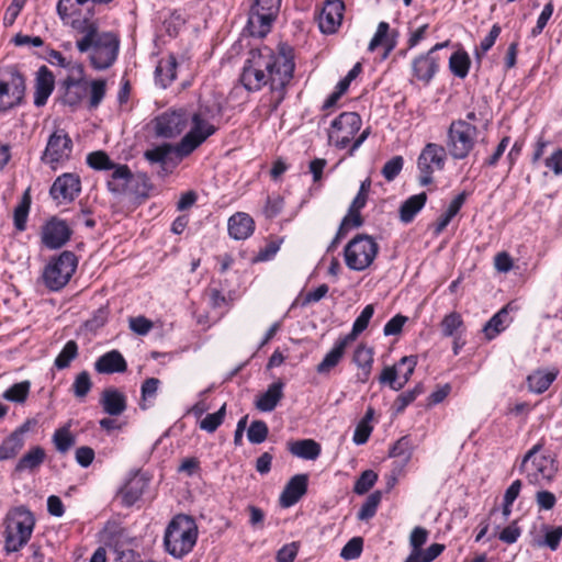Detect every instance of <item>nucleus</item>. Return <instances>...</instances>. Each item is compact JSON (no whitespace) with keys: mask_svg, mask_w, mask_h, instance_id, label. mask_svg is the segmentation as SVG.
Listing matches in <instances>:
<instances>
[{"mask_svg":"<svg viewBox=\"0 0 562 562\" xmlns=\"http://www.w3.org/2000/svg\"><path fill=\"white\" fill-rule=\"evenodd\" d=\"M293 49L289 45H279L278 52L268 46L250 49L244 64L240 81L248 91H259L270 85L276 94L274 108L283 100L284 89L293 78Z\"/></svg>","mask_w":562,"mask_h":562,"instance_id":"obj_1","label":"nucleus"},{"mask_svg":"<svg viewBox=\"0 0 562 562\" xmlns=\"http://www.w3.org/2000/svg\"><path fill=\"white\" fill-rule=\"evenodd\" d=\"M67 24L78 34L76 47L80 53H89L91 66L97 70L111 67L117 58L120 40L113 32H99L95 21L88 16L71 18Z\"/></svg>","mask_w":562,"mask_h":562,"instance_id":"obj_2","label":"nucleus"},{"mask_svg":"<svg viewBox=\"0 0 562 562\" xmlns=\"http://www.w3.org/2000/svg\"><path fill=\"white\" fill-rule=\"evenodd\" d=\"M198 539L195 521L187 515H177L165 531L166 551L175 558H182L194 547Z\"/></svg>","mask_w":562,"mask_h":562,"instance_id":"obj_3","label":"nucleus"},{"mask_svg":"<svg viewBox=\"0 0 562 562\" xmlns=\"http://www.w3.org/2000/svg\"><path fill=\"white\" fill-rule=\"evenodd\" d=\"M35 527V517L25 506H18L7 514L4 549L18 552L30 541Z\"/></svg>","mask_w":562,"mask_h":562,"instance_id":"obj_4","label":"nucleus"},{"mask_svg":"<svg viewBox=\"0 0 562 562\" xmlns=\"http://www.w3.org/2000/svg\"><path fill=\"white\" fill-rule=\"evenodd\" d=\"M379 252V245L373 237L358 234L345 247L346 266L353 271H363L374 261Z\"/></svg>","mask_w":562,"mask_h":562,"instance_id":"obj_5","label":"nucleus"},{"mask_svg":"<svg viewBox=\"0 0 562 562\" xmlns=\"http://www.w3.org/2000/svg\"><path fill=\"white\" fill-rule=\"evenodd\" d=\"M479 130L464 120L453 121L447 134L446 147L453 159H464L475 145Z\"/></svg>","mask_w":562,"mask_h":562,"instance_id":"obj_6","label":"nucleus"},{"mask_svg":"<svg viewBox=\"0 0 562 562\" xmlns=\"http://www.w3.org/2000/svg\"><path fill=\"white\" fill-rule=\"evenodd\" d=\"M77 265V257L71 251H63L53 258L42 273L46 288L50 291H59L65 288L75 273Z\"/></svg>","mask_w":562,"mask_h":562,"instance_id":"obj_7","label":"nucleus"},{"mask_svg":"<svg viewBox=\"0 0 562 562\" xmlns=\"http://www.w3.org/2000/svg\"><path fill=\"white\" fill-rule=\"evenodd\" d=\"M282 0H255L250 7L247 30L251 36H266L276 20Z\"/></svg>","mask_w":562,"mask_h":562,"instance_id":"obj_8","label":"nucleus"},{"mask_svg":"<svg viewBox=\"0 0 562 562\" xmlns=\"http://www.w3.org/2000/svg\"><path fill=\"white\" fill-rule=\"evenodd\" d=\"M190 119L192 121L191 130L175 148L177 154L181 157L190 155L216 132V127L212 124V121L202 119L201 114H192Z\"/></svg>","mask_w":562,"mask_h":562,"instance_id":"obj_9","label":"nucleus"},{"mask_svg":"<svg viewBox=\"0 0 562 562\" xmlns=\"http://www.w3.org/2000/svg\"><path fill=\"white\" fill-rule=\"evenodd\" d=\"M361 117L356 112H344L336 117L328 133L329 142L338 148H345L355 138L361 127Z\"/></svg>","mask_w":562,"mask_h":562,"instance_id":"obj_10","label":"nucleus"},{"mask_svg":"<svg viewBox=\"0 0 562 562\" xmlns=\"http://www.w3.org/2000/svg\"><path fill=\"white\" fill-rule=\"evenodd\" d=\"M446 148L435 143H428L422 150L417 166L420 171L419 183L427 186L432 181L435 170L443 168Z\"/></svg>","mask_w":562,"mask_h":562,"instance_id":"obj_11","label":"nucleus"},{"mask_svg":"<svg viewBox=\"0 0 562 562\" xmlns=\"http://www.w3.org/2000/svg\"><path fill=\"white\" fill-rule=\"evenodd\" d=\"M416 364L417 358L415 356H405L396 364L385 367L379 381L382 384H389L394 391H400L409 381Z\"/></svg>","mask_w":562,"mask_h":562,"instance_id":"obj_12","label":"nucleus"},{"mask_svg":"<svg viewBox=\"0 0 562 562\" xmlns=\"http://www.w3.org/2000/svg\"><path fill=\"white\" fill-rule=\"evenodd\" d=\"M71 153V138L65 130L58 128L49 136L42 160L55 169V165L68 160Z\"/></svg>","mask_w":562,"mask_h":562,"instance_id":"obj_13","label":"nucleus"},{"mask_svg":"<svg viewBox=\"0 0 562 562\" xmlns=\"http://www.w3.org/2000/svg\"><path fill=\"white\" fill-rule=\"evenodd\" d=\"M190 114L183 110H171L155 119V132L164 138H172L181 134L188 126Z\"/></svg>","mask_w":562,"mask_h":562,"instance_id":"obj_14","label":"nucleus"},{"mask_svg":"<svg viewBox=\"0 0 562 562\" xmlns=\"http://www.w3.org/2000/svg\"><path fill=\"white\" fill-rule=\"evenodd\" d=\"M447 45L448 42L438 43L426 54L419 55L412 61L413 76L417 80L423 81L425 85L431 81L439 67V59L436 56V52Z\"/></svg>","mask_w":562,"mask_h":562,"instance_id":"obj_15","label":"nucleus"},{"mask_svg":"<svg viewBox=\"0 0 562 562\" xmlns=\"http://www.w3.org/2000/svg\"><path fill=\"white\" fill-rule=\"evenodd\" d=\"M80 178L74 173H64L53 183L49 193L58 203L71 202L80 193Z\"/></svg>","mask_w":562,"mask_h":562,"instance_id":"obj_16","label":"nucleus"},{"mask_svg":"<svg viewBox=\"0 0 562 562\" xmlns=\"http://www.w3.org/2000/svg\"><path fill=\"white\" fill-rule=\"evenodd\" d=\"M71 231L65 221L49 220L42 229V243L49 249L63 247L70 238Z\"/></svg>","mask_w":562,"mask_h":562,"instance_id":"obj_17","label":"nucleus"},{"mask_svg":"<svg viewBox=\"0 0 562 562\" xmlns=\"http://www.w3.org/2000/svg\"><path fill=\"white\" fill-rule=\"evenodd\" d=\"M345 4L341 0H326L318 15V26L322 33L333 34L341 24Z\"/></svg>","mask_w":562,"mask_h":562,"instance_id":"obj_18","label":"nucleus"},{"mask_svg":"<svg viewBox=\"0 0 562 562\" xmlns=\"http://www.w3.org/2000/svg\"><path fill=\"white\" fill-rule=\"evenodd\" d=\"M539 450L538 446L530 449L522 459L520 470L527 474L530 483H537L539 475L544 479H549L550 474L547 472L548 464L551 462L546 457H537L536 453Z\"/></svg>","mask_w":562,"mask_h":562,"instance_id":"obj_19","label":"nucleus"},{"mask_svg":"<svg viewBox=\"0 0 562 562\" xmlns=\"http://www.w3.org/2000/svg\"><path fill=\"white\" fill-rule=\"evenodd\" d=\"M24 93V80L12 76L11 82L0 81V111H7L20 103Z\"/></svg>","mask_w":562,"mask_h":562,"instance_id":"obj_20","label":"nucleus"},{"mask_svg":"<svg viewBox=\"0 0 562 562\" xmlns=\"http://www.w3.org/2000/svg\"><path fill=\"white\" fill-rule=\"evenodd\" d=\"M307 483V474H296L292 476L280 495V505L288 508L296 504L301 497L306 494Z\"/></svg>","mask_w":562,"mask_h":562,"instance_id":"obj_21","label":"nucleus"},{"mask_svg":"<svg viewBox=\"0 0 562 562\" xmlns=\"http://www.w3.org/2000/svg\"><path fill=\"white\" fill-rule=\"evenodd\" d=\"M94 370L100 374L123 373L127 370V363L119 350H111L97 359Z\"/></svg>","mask_w":562,"mask_h":562,"instance_id":"obj_22","label":"nucleus"},{"mask_svg":"<svg viewBox=\"0 0 562 562\" xmlns=\"http://www.w3.org/2000/svg\"><path fill=\"white\" fill-rule=\"evenodd\" d=\"M153 184L145 173H132L126 186V192L122 195L127 196L131 201L142 203L149 198Z\"/></svg>","mask_w":562,"mask_h":562,"instance_id":"obj_23","label":"nucleus"},{"mask_svg":"<svg viewBox=\"0 0 562 562\" xmlns=\"http://www.w3.org/2000/svg\"><path fill=\"white\" fill-rule=\"evenodd\" d=\"M54 76L52 71L46 67H40L35 80V92H34V104L36 106H43L46 104L48 97L54 90Z\"/></svg>","mask_w":562,"mask_h":562,"instance_id":"obj_24","label":"nucleus"},{"mask_svg":"<svg viewBox=\"0 0 562 562\" xmlns=\"http://www.w3.org/2000/svg\"><path fill=\"white\" fill-rule=\"evenodd\" d=\"M398 33L397 31H392L390 33V25L387 22H380L376 29L375 34L373 35L372 40L369 43L368 49L370 52L375 50L379 46H384L385 53L383 55L384 58L389 56V54L395 48L396 46V37Z\"/></svg>","mask_w":562,"mask_h":562,"instance_id":"obj_25","label":"nucleus"},{"mask_svg":"<svg viewBox=\"0 0 562 562\" xmlns=\"http://www.w3.org/2000/svg\"><path fill=\"white\" fill-rule=\"evenodd\" d=\"M147 486L148 479L144 474L136 472L121 491L123 503L126 506L134 505L142 497Z\"/></svg>","mask_w":562,"mask_h":562,"instance_id":"obj_26","label":"nucleus"},{"mask_svg":"<svg viewBox=\"0 0 562 562\" xmlns=\"http://www.w3.org/2000/svg\"><path fill=\"white\" fill-rule=\"evenodd\" d=\"M100 404L103 407L104 413L111 416H120L127 407L125 395L113 387L103 390Z\"/></svg>","mask_w":562,"mask_h":562,"instance_id":"obj_27","label":"nucleus"},{"mask_svg":"<svg viewBox=\"0 0 562 562\" xmlns=\"http://www.w3.org/2000/svg\"><path fill=\"white\" fill-rule=\"evenodd\" d=\"M30 429V422L24 423L12 432L0 446V460L15 457L24 446V434Z\"/></svg>","mask_w":562,"mask_h":562,"instance_id":"obj_28","label":"nucleus"},{"mask_svg":"<svg viewBox=\"0 0 562 562\" xmlns=\"http://www.w3.org/2000/svg\"><path fill=\"white\" fill-rule=\"evenodd\" d=\"M255 228L254 220L246 213L238 212L228 220L229 236L236 240L248 238Z\"/></svg>","mask_w":562,"mask_h":562,"instance_id":"obj_29","label":"nucleus"},{"mask_svg":"<svg viewBox=\"0 0 562 562\" xmlns=\"http://www.w3.org/2000/svg\"><path fill=\"white\" fill-rule=\"evenodd\" d=\"M132 171L127 165L116 164L111 170L106 180L108 190L114 195H122L126 192V186Z\"/></svg>","mask_w":562,"mask_h":562,"instance_id":"obj_30","label":"nucleus"},{"mask_svg":"<svg viewBox=\"0 0 562 562\" xmlns=\"http://www.w3.org/2000/svg\"><path fill=\"white\" fill-rule=\"evenodd\" d=\"M540 532L542 536L533 537L531 546L535 548H549L551 551H555L562 539V526L552 527L547 524H541Z\"/></svg>","mask_w":562,"mask_h":562,"instance_id":"obj_31","label":"nucleus"},{"mask_svg":"<svg viewBox=\"0 0 562 562\" xmlns=\"http://www.w3.org/2000/svg\"><path fill=\"white\" fill-rule=\"evenodd\" d=\"M63 102L70 106L78 105L87 94V85L81 79L68 77L63 82Z\"/></svg>","mask_w":562,"mask_h":562,"instance_id":"obj_32","label":"nucleus"},{"mask_svg":"<svg viewBox=\"0 0 562 562\" xmlns=\"http://www.w3.org/2000/svg\"><path fill=\"white\" fill-rule=\"evenodd\" d=\"M283 387L284 383L281 380L271 383L267 391L257 398V409L261 412L273 411L283 397Z\"/></svg>","mask_w":562,"mask_h":562,"instance_id":"obj_33","label":"nucleus"},{"mask_svg":"<svg viewBox=\"0 0 562 562\" xmlns=\"http://www.w3.org/2000/svg\"><path fill=\"white\" fill-rule=\"evenodd\" d=\"M289 451L304 460H316L321 456L322 448L314 439H300L289 443Z\"/></svg>","mask_w":562,"mask_h":562,"instance_id":"obj_34","label":"nucleus"},{"mask_svg":"<svg viewBox=\"0 0 562 562\" xmlns=\"http://www.w3.org/2000/svg\"><path fill=\"white\" fill-rule=\"evenodd\" d=\"M349 344L350 342L344 337L339 338L335 342L333 349L328 353H326L324 359L317 364L316 371L319 374H325L328 373L331 369H334L344 357L345 350Z\"/></svg>","mask_w":562,"mask_h":562,"instance_id":"obj_35","label":"nucleus"},{"mask_svg":"<svg viewBox=\"0 0 562 562\" xmlns=\"http://www.w3.org/2000/svg\"><path fill=\"white\" fill-rule=\"evenodd\" d=\"M177 59L173 55L161 58L155 70L156 82L167 88L176 79Z\"/></svg>","mask_w":562,"mask_h":562,"instance_id":"obj_36","label":"nucleus"},{"mask_svg":"<svg viewBox=\"0 0 562 562\" xmlns=\"http://www.w3.org/2000/svg\"><path fill=\"white\" fill-rule=\"evenodd\" d=\"M509 310H512V305H505L484 325L483 331L488 340L495 338L499 333L505 330L510 322L508 319Z\"/></svg>","mask_w":562,"mask_h":562,"instance_id":"obj_37","label":"nucleus"},{"mask_svg":"<svg viewBox=\"0 0 562 562\" xmlns=\"http://www.w3.org/2000/svg\"><path fill=\"white\" fill-rule=\"evenodd\" d=\"M558 376V370H537L528 375L527 383L531 392L541 394L549 389Z\"/></svg>","mask_w":562,"mask_h":562,"instance_id":"obj_38","label":"nucleus"},{"mask_svg":"<svg viewBox=\"0 0 562 562\" xmlns=\"http://www.w3.org/2000/svg\"><path fill=\"white\" fill-rule=\"evenodd\" d=\"M427 201L426 192L409 196L400 207V218L403 223H411Z\"/></svg>","mask_w":562,"mask_h":562,"instance_id":"obj_39","label":"nucleus"},{"mask_svg":"<svg viewBox=\"0 0 562 562\" xmlns=\"http://www.w3.org/2000/svg\"><path fill=\"white\" fill-rule=\"evenodd\" d=\"M45 459V451L41 447L32 448L27 453H25L16 463L15 471L22 472L25 470H34L40 467Z\"/></svg>","mask_w":562,"mask_h":562,"instance_id":"obj_40","label":"nucleus"},{"mask_svg":"<svg viewBox=\"0 0 562 562\" xmlns=\"http://www.w3.org/2000/svg\"><path fill=\"white\" fill-rule=\"evenodd\" d=\"M374 307L372 304L367 305L360 315L356 318L352 329L349 334L344 336L345 339H347L349 342H352L356 340L358 335H360L369 325V322L371 317L373 316Z\"/></svg>","mask_w":562,"mask_h":562,"instance_id":"obj_41","label":"nucleus"},{"mask_svg":"<svg viewBox=\"0 0 562 562\" xmlns=\"http://www.w3.org/2000/svg\"><path fill=\"white\" fill-rule=\"evenodd\" d=\"M470 65V57L465 52H456L449 58V68L451 72L461 79L468 76Z\"/></svg>","mask_w":562,"mask_h":562,"instance_id":"obj_42","label":"nucleus"},{"mask_svg":"<svg viewBox=\"0 0 562 562\" xmlns=\"http://www.w3.org/2000/svg\"><path fill=\"white\" fill-rule=\"evenodd\" d=\"M31 390V382L25 380L19 383H14L2 394L5 401L22 404L26 401Z\"/></svg>","mask_w":562,"mask_h":562,"instance_id":"obj_43","label":"nucleus"},{"mask_svg":"<svg viewBox=\"0 0 562 562\" xmlns=\"http://www.w3.org/2000/svg\"><path fill=\"white\" fill-rule=\"evenodd\" d=\"M31 206L30 189H27L18 206L14 209L13 222L18 231L23 232L26 227V221Z\"/></svg>","mask_w":562,"mask_h":562,"instance_id":"obj_44","label":"nucleus"},{"mask_svg":"<svg viewBox=\"0 0 562 562\" xmlns=\"http://www.w3.org/2000/svg\"><path fill=\"white\" fill-rule=\"evenodd\" d=\"M443 550V544L432 543L426 550L412 551L404 562H432Z\"/></svg>","mask_w":562,"mask_h":562,"instance_id":"obj_45","label":"nucleus"},{"mask_svg":"<svg viewBox=\"0 0 562 562\" xmlns=\"http://www.w3.org/2000/svg\"><path fill=\"white\" fill-rule=\"evenodd\" d=\"M78 357V345L75 340H68L56 357L54 364L58 370L66 369Z\"/></svg>","mask_w":562,"mask_h":562,"instance_id":"obj_46","label":"nucleus"},{"mask_svg":"<svg viewBox=\"0 0 562 562\" xmlns=\"http://www.w3.org/2000/svg\"><path fill=\"white\" fill-rule=\"evenodd\" d=\"M353 361L360 369H362L366 380L372 368L373 350L364 345L358 346L353 353Z\"/></svg>","mask_w":562,"mask_h":562,"instance_id":"obj_47","label":"nucleus"},{"mask_svg":"<svg viewBox=\"0 0 562 562\" xmlns=\"http://www.w3.org/2000/svg\"><path fill=\"white\" fill-rule=\"evenodd\" d=\"M440 327L445 337H457L460 329L463 327L461 315L457 312H451L443 317Z\"/></svg>","mask_w":562,"mask_h":562,"instance_id":"obj_48","label":"nucleus"},{"mask_svg":"<svg viewBox=\"0 0 562 562\" xmlns=\"http://www.w3.org/2000/svg\"><path fill=\"white\" fill-rule=\"evenodd\" d=\"M53 442L59 453H66L75 445V436L70 432L69 427L65 426L55 430Z\"/></svg>","mask_w":562,"mask_h":562,"instance_id":"obj_49","label":"nucleus"},{"mask_svg":"<svg viewBox=\"0 0 562 562\" xmlns=\"http://www.w3.org/2000/svg\"><path fill=\"white\" fill-rule=\"evenodd\" d=\"M87 164L94 170L110 171L116 164L112 161L105 151L98 150L87 156Z\"/></svg>","mask_w":562,"mask_h":562,"instance_id":"obj_50","label":"nucleus"},{"mask_svg":"<svg viewBox=\"0 0 562 562\" xmlns=\"http://www.w3.org/2000/svg\"><path fill=\"white\" fill-rule=\"evenodd\" d=\"M91 389H92V381H91L89 372L81 371L80 373H78L72 383L74 395L77 398L82 400L88 395V393L91 391Z\"/></svg>","mask_w":562,"mask_h":562,"instance_id":"obj_51","label":"nucleus"},{"mask_svg":"<svg viewBox=\"0 0 562 562\" xmlns=\"http://www.w3.org/2000/svg\"><path fill=\"white\" fill-rule=\"evenodd\" d=\"M382 493L376 491L368 496L360 510L358 512V519L368 520L375 515L376 508L381 502Z\"/></svg>","mask_w":562,"mask_h":562,"instance_id":"obj_52","label":"nucleus"},{"mask_svg":"<svg viewBox=\"0 0 562 562\" xmlns=\"http://www.w3.org/2000/svg\"><path fill=\"white\" fill-rule=\"evenodd\" d=\"M226 415V404H223L222 407L213 413L207 414L201 422L200 428L207 432H214L223 423Z\"/></svg>","mask_w":562,"mask_h":562,"instance_id":"obj_53","label":"nucleus"},{"mask_svg":"<svg viewBox=\"0 0 562 562\" xmlns=\"http://www.w3.org/2000/svg\"><path fill=\"white\" fill-rule=\"evenodd\" d=\"M424 392L423 385L419 383L415 385L414 389L408 390L406 392H403L397 396V398L394 402V408L396 414H401L404 412V409L413 403L418 395H420Z\"/></svg>","mask_w":562,"mask_h":562,"instance_id":"obj_54","label":"nucleus"},{"mask_svg":"<svg viewBox=\"0 0 562 562\" xmlns=\"http://www.w3.org/2000/svg\"><path fill=\"white\" fill-rule=\"evenodd\" d=\"M269 429L265 422L254 420L247 431L248 440L254 445H259L267 439Z\"/></svg>","mask_w":562,"mask_h":562,"instance_id":"obj_55","label":"nucleus"},{"mask_svg":"<svg viewBox=\"0 0 562 562\" xmlns=\"http://www.w3.org/2000/svg\"><path fill=\"white\" fill-rule=\"evenodd\" d=\"M173 147L170 144H162L145 151V158L151 164H165Z\"/></svg>","mask_w":562,"mask_h":562,"instance_id":"obj_56","label":"nucleus"},{"mask_svg":"<svg viewBox=\"0 0 562 562\" xmlns=\"http://www.w3.org/2000/svg\"><path fill=\"white\" fill-rule=\"evenodd\" d=\"M378 480V475L372 470H366L361 473L359 479L356 481L353 491L356 494L362 495L366 494Z\"/></svg>","mask_w":562,"mask_h":562,"instance_id":"obj_57","label":"nucleus"},{"mask_svg":"<svg viewBox=\"0 0 562 562\" xmlns=\"http://www.w3.org/2000/svg\"><path fill=\"white\" fill-rule=\"evenodd\" d=\"M404 165V159L402 156H394L390 160H387L383 168L382 175L387 181H393L402 171Z\"/></svg>","mask_w":562,"mask_h":562,"instance_id":"obj_58","label":"nucleus"},{"mask_svg":"<svg viewBox=\"0 0 562 562\" xmlns=\"http://www.w3.org/2000/svg\"><path fill=\"white\" fill-rule=\"evenodd\" d=\"M105 95V81L103 79H97L90 83V98L89 105L92 109L99 106Z\"/></svg>","mask_w":562,"mask_h":562,"instance_id":"obj_59","label":"nucleus"},{"mask_svg":"<svg viewBox=\"0 0 562 562\" xmlns=\"http://www.w3.org/2000/svg\"><path fill=\"white\" fill-rule=\"evenodd\" d=\"M363 540L360 537L350 539L341 549L340 557L345 560H353L362 552Z\"/></svg>","mask_w":562,"mask_h":562,"instance_id":"obj_60","label":"nucleus"},{"mask_svg":"<svg viewBox=\"0 0 562 562\" xmlns=\"http://www.w3.org/2000/svg\"><path fill=\"white\" fill-rule=\"evenodd\" d=\"M160 381L156 378H148L142 384V403L139 404L142 409H146L147 405L145 402L147 400L154 398L156 396L158 386Z\"/></svg>","mask_w":562,"mask_h":562,"instance_id":"obj_61","label":"nucleus"},{"mask_svg":"<svg viewBox=\"0 0 562 562\" xmlns=\"http://www.w3.org/2000/svg\"><path fill=\"white\" fill-rule=\"evenodd\" d=\"M411 439L407 436L400 438L391 448L390 457H403L405 461L412 456Z\"/></svg>","mask_w":562,"mask_h":562,"instance_id":"obj_62","label":"nucleus"},{"mask_svg":"<svg viewBox=\"0 0 562 562\" xmlns=\"http://www.w3.org/2000/svg\"><path fill=\"white\" fill-rule=\"evenodd\" d=\"M406 322V316L401 314L395 315L384 325L383 334L385 336L398 335L402 331L403 326Z\"/></svg>","mask_w":562,"mask_h":562,"instance_id":"obj_63","label":"nucleus"},{"mask_svg":"<svg viewBox=\"0 0 562 562\" xmlns=\"http://www.w3.org/2000/svg\"><path fill=\"white\" fill-rule=\"evenodd\" d=\"M520 533L521 531L517 521H513L498 533V539L507 544H512L518 540Z\"/></svg>","mask_w":562,"mask_h":562,"instance_id":"obj_64","label":"nucleus"}]
</instances>
